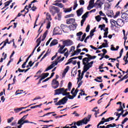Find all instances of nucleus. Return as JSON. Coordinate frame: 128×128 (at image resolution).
<instances>
[{
    "label": "nucleus",
    "instance_id": "obj_1",
    "mask_svg": "<svg viewBox=\"0 0 128 128\" xmlns=\"http://www.w3.org/2000/svg\"><path fill=\"white\" fill-rule=\"evenodd\" d=\"M90 118H92V115H89L88 116V118H85L82 120L78 121L77 122H74L72 124H68V126H72V124H74V126H83V124H88V122H90Z\"/></svg>",
    "mask_w": 128,
    "mask_h": 128
},
{
    "label": "nucleus",
    "instance_id": "obj_2",
    "mask_svg": "<svg viewBox=\"0 0 128 128\" xmlns=\"http://www.w3.org/2000/svg\"><path fill=\"white\" fill-rule=\"evenodd\" d=\"M64 60V56L62 57V58L59 60L55 61V62H53L52 64L50 66H48L46 68V70H45L44 72H48V70H52V68H54V66H58V62H62V60Z\"/></svg>",
    "mask_w": 128,
    "mask_h": 128
},
{
    "label": "nucleus",
    "instance_id": "obj_3",
    "mask_svg": "<svg viewBox=\"0 0 128 128\" xmlns=\"http://www.w3.org/2000/svg\"><path fill=\"white\" fill-rule=\"evenodd\" d=\"M49 10L50 14H52L53 16H54L56 14H58V12H60V10H58V8L54 6H50L49 8Z\"/></svg>",
    "mask_w": 128,
    "mask_h": 128
},
{
    "label": "nucleus",
    "instance_id": "obj_4",
    "mask_svg": "<svg viewBox=\"0 0 128 128\" xmlns=\"http://www.w3.org/2000/svg\"><path fill=\"white\" fill-rule=\"evenodd\" d=\"M68 90V88L64 89V88L56 89L54 90V92H55L54 96L61 94L62 92H66Z\"/></svg>",
    "mask_w": 128,
    "mask_h": 128
},
{
    "label": "nucleus",
    "instance_id": "obj_5",
    "mask_svg": "<svg viewBox=\"0 0 128 128\" xmlns=\"http://www.w3.org/2000/svg\"><path fill=\"white\" fill-rule=\"evenodd\" d=\"M68 100V96H65L62 100H60L58 102L56 103L55 106H61V104H66Z\"/></svg>",
    "mask_w": 128,
    "mask_h": 128
},
{
    "label": "nucleus",
    "instance_id": "obj_6",
    "mask_svg": "<svg viewBox=\"0 0 128 128\" xmlns=\"http://www.w3.org/2000/svg\"><path fill=\"white\" fill-rule=\"evenodd\" d=\"M101 0H96V2L93 5L94 8H100L102 4H104V2H102Z\"/></svg>",
    "mask_w": 128,
    "mask_h": 128
},
{
    "label": "nucleus",
    "instance_id": "obj_7",
    "mask_svg": "<svg viewBox=\"0 0 128 128\" xmlns=\"http://www.w3.org/2000/svg\"><path fill=\"white\" fill-rule=\"evenodd\" d=\"M52 88L56 89L58 88L60 86V83L58 81L56 80V79H53L52 82Z\"/></svg>",
    "mask_w": 128,
    "mask_h": 128
},
{
    "label": "nucleus",
    "instance_id": "obj_8",
    "mask_svg": "<svg viewBox=\"0 0 128 128\" xmlns=\"http://www.w3.org/2000/svg\"><path fill=\"white\" fill-rule=\"evenodd\" d=\"M84 64V68L88 70L89 68H92V64H94V61H92L88 63H86L84 62L83 63Z\"/></svg>",
    "mask_w": 128,
    "mask_h": 128
},
{
    "label": "nucleus",
    "instance_id": "obj_9",
    "mask_svg": "<svg viewBox=\"0 0 128 128\" xmlns=\"http://www.w3.org/2000/svg\"><path fill=\"white\" fill-rule=\"evenodd\" d=\"M86 58H84L82 59V64H84V62H86V64H88L89 62H90L92 60V58H90V54H86Z\"/></svg>",
    "mask_w": 128,
    "mask_h": 128
},
{
    "label": "nucleus",
    "instance_id": "obj_10",
    "mask_svg": "<svg viewBox=\"0 0 128 128\" xmlns=\"http://www.w3.org/2000/svg\"><path fill=\"white\" fill-rule=\"evenodd\" d=\"M94 0H90L88 6L87 7V10H90L91 8H94Z\"/></svg>",
    "mask_w": 128,
    "mask_h": 128
},
{
    "label": "nucleus",
    "instance_id": "obj_11",
    "mask_svg": "<svg viewBox=\"0 0 128 128\" xmlns=\"http://www.w3.org/2000/svg\"><path fill=\"white\" fill-rule=\"evenodd\" d=\"M63 44H64L66 46H72L74 42L72 40H66L63 42Z\"/></svg>",
    "mask_w": 128,
    "mask_h": 128
},
{
    "label": "nucleus",
    "instance_id": "obj_12",
    "mask_svg": "<svg viewBox=\"0 0 128 128\" xmlns=\"http://www.w3.org/2000/svg\"><path fill=\"white\" fill-rule=\"evenodd\" d=\"M54 34H62V30L59 27H56L54 30Z\"/></svg>",
    "mask_w": 128,
    "mask_h": 128
},
{
    "label": "nucleus",
    "instance_id": "obj_13",
    "mask_svg": "<svg viewBox=\"0 0 128 128\" xmlns=\"http://www.w3.org/2000/svg\"><path fill=\"white\" fill-rule=\"evenodd\" d=\"M116 24L118 26H122L124 24V22L122 19L119 18L116 20Z\"/></svg>",
    "mask_w": 128,
    "mask_h": 128
},
{
    "label": "nucleus",
    "instance_id": "obj_14",
    "mask_svg": "<svg viewBox=\"0 0 128 128\" xmlns=\"http://www.w3.org/2000/svg\"><path fill=\"white\" fill-rule=\"evenodd\" d=\"M78 26V24L76 23H74V24H70L68 26V28H70V30H74Z\"/></svg>",
    "mask_w": 128,
    "mask_h": 128
},
{
    "label": "nucleus",
    "instance_id": "obj_15",
    "mask_svg": "<svg viewBox=\"0 0 128 128\" xmlns=\"http://www.w3.org/2000/svg\"><path fill=\"white\" fill-rule=\"evenodd\" d=\"M60 28L64 32H68V27L67 25L62 24L60 26Z\"/></svg>",
    "mask_w": 128,
    "mask_h": 128
},
{
    "label": "nucleus",
    "instance_id": "obj_16",
    "mask_svg": "<svg viewBox=\"0 0 128 128\" xmlns=\"http://www.w3.org/2000/svg\"><path fill=\"white\" fill-rule=\"evenodd\" d=\"M66 24H76V19L72 18L68 19L66 20Z\"/></svg>",
    "mask_w": 128,
    "mask_h": 128
},
{
    "label": "nucleus",
    "instance_id": "obj_17",
    "mask_svg": "<svg viewBox=\"0 0 128 128\" xmlns=\"http://www.w3.org/2000/svg\"><path fill=\"white\" fill-rule=\"evenodd\" d=\"M76 12L78 16H82V14L84 12V8H80Z\"/></svg>",
    "mask_w": 128,
    "mask_h": 128
},
{
    "label": "nucleus",
    "instance_id": "obj_18",
    "mask_svg": "<svg viewBox=\"0 0 128 128\" xmlns=\"http://www.w3.org/2000/svg\"><path fill=\"white\" fill-rule=\"evenodd\" d=\"M110 22L112 24V28H114V26L116 27V21L114 20V19H111L110 20Z\"/></svg>",
    "mask_w": 128,
    "mask_h": 128
},
{
    "label": "nucleus",
    "instance_id": "obj_19",
    "mask_svg": "<svg viewBox=\"0 0 128 128\" xmlns=\"http://www.w3.org/2000/svg\"><path fill=\"white\" fill-rule=\"evenodd\" d=\"M58 44V40L56 39H54L50 42V46H56V44Z\"/></svg>",
    "mask_w": 128,
    "mask_h": 128
},
{
    "label": "nucleus",
    "instance_id": "obj_20",
    "mask_svg": "<svg viewBox=\"0 0 128 128\" xmlns=\"http://www.w3.org/2000/svg\"><path fill=\"white\" fill-rule=\"evenodd\" d=\"M49 73H43L42 74L41 78H42V80H44L46 78H48L49 76Z\"/></svg>",
    "mask_w": 128,
    "mask_h": 128
},
{
    "label": "nucleus",
    "instance_id": "obj_21",
    "mask_svg": "<svg viewBox=\"0 0 128 128\" xmlns=\"http://www.w3.org/2000/svg\"><path fill=\"white\" fill-rule=\"evenodd\" d=\"M53 6H58L59 8H64V4L62 3H55L52 4Z\"/></svg>",
    "mask_w": 128,
    "mask_h": 128
},
{
    "label": "nucleus",
    "instance_id": "obj_22",
    "mask_svg": "<svg viewBox=\"0 0 128 128\" xmlns=\"http://www.w3.org/2000/svg\"><path fill=\"white\" fill-rule=\"evenodd\" d=\"M88 72V70L84 68V70L82 72L81 78L80 79V80H82V78H84V72Z\"/></svg>",
    "mask_w": 128,
    "mask_h": 128
},
{
    "label": "nucleus",
    "instance_id": "obj_23",
    "mask_svg": "<svg viewBox=\"0 0 128 128\" xmlns=\"http://www.w3.org/2000/svg\"><path fill=\"white\" fill-rule=\"evenodd\" d=\"M59 46H60V48L58 50V52L59 54H60V52L62 51V50L64 48V47L66 46V45L64 44L62 46H60V44H59Z\"/></svg>",
    "mask_w": 128,
    "mask_h": 128
},
{
    "label": "nucleus",
    "instance_id": "obj_24",
    "mask_svg": "<svg viewBox=\"0 0 128 128\" xmlns=\"http://www.w3.org/2000/svg\"><path fill=\"white\" fill-rule=\"evenodd\" d=\"M48 30H46L44 32V34H43V36H42V42H44V40H46V36L48 35Z\"/></svg>",
    "mask_w": 128,
    "mask_h": 128
},
{
    "label": "nucleus",
    "instance_id": "obj_25",
    "mask_svg": "<svg viewBox=\"0 0 128 128\" xmlns=\"http://www.w3.org/2000/svg\"><path fill=\"white\" fill-rule=\"evenodd\" d=\"M22 125L24 124H36V123H34L32 122H29L28 120H24L22 123Z\"/></svg>",
    "mask_w": 128,
    "mask_h": 128
},
{
    "label": "nucleus",
    "instance_id": "obj_26",
    "mask_svg": "<svg viewBox=\"0 0 128 128\" xmlns=\"http://www.w3.org/2000/svg\"><path fill=\"white\" fill-rule=\"evenodd\" d=\"M26 116H24L20 120H18V124H22V122L24 120H26Z\"/></svg>",
    "mask_w": 128,
    "mask_h": 128
},
{
    "label": "nucleus",
    "instance_id": "obj_27",
    "mask_svg": "<svg viewBox=\"0 0 128 128\" xmlns=\"http://www.w3.org/2000/svg\"><path fill=\"white\" fill-rule=\"evenodd\" d=\"M114 126H116V124H110L106 126V128H114Z\"/></svg>",
    "mask_w": 128,
    "mask_h": 128
},
{
    "label": "nucleus",
    "instance_id": "obj_28",
    "mask_svg": "<svg viewBox=\"0 0 128 128\" xmlns=\"http://www.w3.org/2000/svg\"><path fill=\"white\" fill-rule=\"evenodd\" d=\"M74 6L73 10H76V8H78V1H76V0H75L74 1Z\"/></svg>",
    "mask_w": 128,
    "mask_h": 128
},
{
    "label": "nucleus",
    "instance_id": "obj_29",
    "mask_svg": "<svg viewBox=\"0 0 128 128\" xmlns=\"http://www.w3.org/2000/svg\"><path fill=\"white\" fill-rule=\"evenodd\" d=\"M36 42H38V44L36 46V48H38L40 46V42H42V41L40 40V37L37 39Z\"/></svg>",
    "mask_w": 128,
    "mask_h": 128
},
{
    "label": "nucleus",
    "instance_id": "obj_30",
    "mask_svg": "<svg viewBox=\"0 0 128 128\" xmlns=\"http://www.w3.org/2000/svg\"><path fill=\"white\" fill-rule=\"evenodd\" d=\"M95 18L96 22H100V20H102V17L100 15L96 16L95 17Z\"/></svg>",
    "mask_w": 128,
    "mask_h": 128
},
{
    "label": "nucleus",
    "instance_id": "obj_31",
    "mask_svg": "<svg viewBox=\"0 0 128 128\" xmlns=\"http://www.w3.org/2000/svg\"><path fill=\"white\" fill-rule=\"evenodd\" d=\"M96 32V28L94 29L90 30V36L91 38H92V36H94V32Z\"/></svg>",
    "mask_w": 128,
    "mask_h": 128
},
{
    "label": "nucleus",
    "instance_id": "obj_32",
    "mask_svg": "<svg viewBox=\"0 0 128 128\" xmlns=\"http://www.w3.org/2000/svg\"><path fill=\"white\" fill-rule=\"evenodd\" d=\"M128 14L123 13L121 16V18L124 19L126 18H128Z\"/></svg>",
    "mask_w": 128,
    "mask_h": 128
},
{
    "label": "nucleus",
    "instance_id": "obj_33",
    "mask_svg": "<svg viewBox=\"0 0 128 128\" xmlns=\"http://www.w3.org/2000/svg\"><path fill=\"white\" fill-rule=\"evenodd\" d=\"M114 120V118L113 117H110L108 118L105 120L106 122H110V120Z\"/></svg>",
    "mask_w": 128,
    "mask_h": 128
},
{
    "label": "nucleus",
    "instance_id": "obj_34",
    "mask_svg": "<svg viewBox=\"0 0 128 128\" xmlns=\"http://www.w3.org/2000/svg\"><path fill=\"white\" fill-rule=\"evenodd\" d=\"M72 7H70V8L67 9V10H64V12L66 13V12H72Z\"/></svg>",
    "mask_w": 128,
    "mask_h": 128
},
{
    "label": "nucleus",
    "instance_id": "obj_35",
    "mask_svg": "<svg viewBox=\"0 0 128 128\" xmlns=\"http://www.w3.org/2000/svg\"><path fill=\"white\" fill-rule=\"evenodd\" d=\"M86 34L84 33V35L82 36V38L80 39L79 40L80 42H82L83 40H84V38H86Z\"/></svg>",
    "mask_w": 128,
    "mask_h": 128
},
{
    "label": "nucleus",
    "instance_id": "obj_36",
    "mask_svg": "<svg viewBox=\"0 0 128 128\" xmlns=\"http://www.w3.org/2000/svg\"><path fill=\"white\" fill-rule=\"evenodd\" d=\"M20 110H22V108H16L14 109V111L15 112L16 114H18V112H20Z\"/></svg>",
    "mask_w": 128,
    "mask_h": 128
},
{
    "label": "nucleus",
    "instance_id": "obj_37",
    "mask_svg": "<svg viewBox=\"0 0 128 128\" xmlns=\"http://www.w3.org/2000/svg\"><path fill=\"white\" fill-rule=\"evenodd\" d=\"M104 28H106V24H100L98 26V28H100V30H104Z\"/></svg>",
    "mask_w": 128,
    "mask_h": 128
},
{
    "label": "nucleus",
    "instance_id": "obj_38",
    "mask_svg": "<svg viewBox=\"0 0 128 128\" xmlns=\"http://www.w3.org/2000/svg\"><path fill=\"white\" fill-rule=\"evenodd\" d=\"M82 32H80L76 34L77 36H79L78 40H80V36H82Z\"/></svg>",
    "mask_w": 128,
    "mask_h": 128
},
{
    "label": "nucleus",
    "instance_id": "obj_39",
    "mask_svg": "<svg viewBox=\"0 0 128 128\" xmlns=\"http://www.w3.org/2000/svg\"><path fill=\"white\" fill-rule=\"evenodd\" d=\"M72 86V82H69L68 84V89L69 92L70 91Z\"/></svg>",
    "mask_w": 128,
    "mask_h": 128
},
{
    "label": "nucleus",
    "instance_id": "obj_40",
    "mask_svg": "<svg viewBox=\"0 0 128 128\" xmlns=\"http://www.w3.org/2000/svg\"><path fill=\"white\" fill-rule=\"evenodd\" d=\"M42 106V104H40L39 105H36L35 106H32L30 107V108H40Z\"/></svg>",
    "mask_w": 128,
    "mask_h": 128
},
{
    "label": "nucleus",
    "instance_id": "obj_41",
    "mask_svg": "<svg viewBox=\"0 0 128 128\" xmlns=\"http://www.w3.org/2000/svg\"><path fill=\"white\" fill-rule=\"evenodd\" d=\"M120 11L116 12V14L114 16V18H118V16H120Z\"/></svg>",
    "mask_w": 128,
    "mask_h": 128
},
{
    "label": "nucleus",
    "instance_id": "obj_42",
    "mask_svg": "<svg viewBox=\"0 0 128 128\" xmlns=\"http://www.w3.org/2000/svg\"><path fill=\"white\" fill-rule=\"evenodd\" d=\"M90 24H88L86 28V32H90Z\"/></svg>",
    "mask_w": 128,
    "mask_h": 128
},
{
    "label": "nucleus",
    "instance_id": "obj_43",
    "mask_svg": "<svg viewBox=\"0 0 128 128\" xmlns=\"http://www.w3.org/2000/svg\"><path fill=\"white\" fill-rule=\"evenodd\" d=\"M54 114V112H50L46 113V114H44L42 116H41L42 118H44V116H48L49 114Z\"/></svg>",
    "mask_w": 128,
    "mask_h": 128
},
{
    "label": "nucleus",
    "instance_id": "obj_44",
    "mask_svg": "<svg viewBox=\"0 0 128 128\" xmlns=\"http://www.w3.org/2000/svg\"><path fill=\"white\" fill-rule=\"evenodd\" d=\"M72 16H74V14H72L65 16V18H72Z\"/></svg>",
    "mask_w": 128,
    "mask_h": 128
},
{
    "label": "nucleus",
    "instance_id": "obj_45",
    "mask_svg": "<svg viewBox=\"0 0 128 128\" xmlns=\"http://www.w3.org/2000/svg\"><path fill=\"white\" fill-rule=\"evenodd\" d=\"M13 120H14V117H12L11 118H8V123L10 124V122H12Z\"/></svg>",
    "mask_w": 128,
    "mask_h": 128
},
{
    "label": "nucleus",
    "instance_id": "obj_46",
    "mask_svg": "<svg viewBox=\"0 0 128 128\" xmlns=\"http://www.w3.org/2000/svg\"><path fill=\"white\" fill-rule=\"evenodd\" d=\"M128 118H125L123 120V121L122 122V124H125L126 122H128Z\"/></svg>",
    "mask_w": 128,
    "mask_h": 128
},
{
    "label": "nucleus",
    "instance_id": "obj_47",
    "mask_svg": "<svg viewBox=\"0 0 128 128\" xmlns=\"http://www.w3.org/2000/svg\"><path fill=\"white\" fill-rule=\"evenodd\" d=\"M79 2L80 6H84V0H80Z\"/></svg>",
    "mask_w": 128,
    "mask_h": 128
},
{
    "label": "nucleus",
    "instance_id": "obj_48",
    "mask_svg": "<svg viewBox=\"0 0 128 128\" xmlns=\"http://www.w3.org/2000/svg\"><path fill=\"white\" fill-rule=\"evenodd\" d=\"M58 20H62V14H58Z\"/></svg>",
    "mask_w": 128,
    "mask_h": 128
},
{
    "label": "nucleus",
    "instance_id": "obj_49",
    "mask_svg": "<svg viewBox=\"0 0 128 128\" xmlns=\"http://www.w3.org/2000/svg\"><path fill=\"white\" fill-rule=\"evenodd\" d=\"M66 50H68V48H64L61 52H60V54H62L66 52Z\"/></svg>",
    "mask_w": 128,
    "mask_h": 128
},
{
    "label": "nucleus",
    "instance_id": "obj_50",
    "mask_svg": "<svg viewBox=\"0 0 128 128\" xmlns=\"http://www.w3.org/2000/svg\"><path fill=\"white\" fill-rule=\"evenodd\" d=\"M46 16H48V20H52V18H50V14L48 13H47Z\"/></svg>",
    "mask_w": 128,
    "mask_h": 128
},
{
    "label": "nucleus",
    "instance_id": "obj_51",
    "mask_svg": "<svg viewBox=\"0 0 128 128\" xmlns=\"http://www.w3.org/2000/svg\"><path fill=\"white\" fill-rule=\"evenodd\" d=\"M99 14L102 16H106V14H104V12H102V11H100L99 12Z\"/></svg>",
    "mask_w": 128,
    "mask_h": 128
},
{
    "label": "nucleus",
    "instance_id": "obj_52",
    "mask_svg": "<svg viewBox=\"0 0 128 128\" xmlns=\"http://www.w3.org/2000/svg\"><path fill=\"white\" fill-rule=\"evenodd\" d=\"M52 40V38H50L46 42V46H48V44H50V40Z\"/></svg>",
    "mask_w": 128,
    "mask_h": 128
},
{
    "label": "nucleus",
    "instance_id": "obj_53",
    "mask_svg": "<svg viewBox=\"0 0 128 128\" xmlns=\"http://www.w3.org/2000/svg\"><path fill=\"white\" fill-rule=\"evenodd\" d=\"M26 62H25L22 66V68H26Z\"/></svg>",
    "mask_w": 128,
    "mask_h": 128
},
{
    "label": "nucleus",
    "instance_id": "obj_54",
    "mask_svg": "<svg viewBox=\"0 0 128 128\" xmlns=\"http://www.w3.org/2000/svg\"><path fill=\"white\" fill-rule=\"evenodd\" d=\"M50 28V22H48L47 24L46 28L48 30V28Z\"/></svg>",
    "mask_w": 128,
    "mask_h": 128
},
{
    "label": "nucleus",
    "instance_id": "obj_55",
    "mask_svg": "<svg viewBox=\"0 0 128 128\" xmlns=\"http://www.w3.org/2000/svg\"><path fill=\"white\" fill-rule=\"evenodd\" d=\"M108 32H105L104 33V36H103V38H108Z\"/></svg>",
    "mask_w": 128,
    "mask_h": 128
},
{
    "label": "nucleus",
    "instance_id": "obj_56",
    "mask_svg": "<svg viewBox=\"0 0 128 128\" xmlns=\"http://www.w3.org/2000/svg\"><path fill=\"white\" fill-rule=\"evenodd\" d=\"M57 56H58V52H56V54L52 57V60H54V58H56Z\"/></svg>",
    "mask_w": 128,
    "mask_h": 128
},
{
    "label": "nucleus",
    "instance_id": "obj_57",
    "mask_svg": "<svg viewBox=\"0 0 128 128\" xmlns=\"http://www.w3.org/2000/svg\"><path fill=\"white\" fill-rule=\"evenodd\" d=\"M120 48V46H116V48L112 49V48H110L111 50H118Z\"/></svg>",
    "mask_w": 128,
    "mask_h": 128
},
{
    "label": "nucleus",
    "instance_id": "obj_58",
    "mask_svg": "<svg viewBox=\"0 0 128 128\" xmlns=\"http://www.w3.org/2000/svg\"><path fill=\"white\" fill-rule=\"evenodd\" d=\"M28 65H29V66L32 68V66H34V64H32V61H30L29 62H28Z\"/></svg>",
    "mask_w": 128,
    "mask_h": 128
},
{
    "label": "nucleus",
    "instance_id": "obj_59",
    "mask_svg": "<svg viewBox=\"0 0 128 128\" xmlns=\"http://www.w3.org/2000/svg\"><path fill=\"white\" fill-rule=\"evenodd\" d=\"M72 114H75V116H80V114L76 113V111L72 113Z\"/></svg>",
    "mask_w": 128,
    "mask_h": 128
},
{
    "label": "nucleus",
    "instance_id": "obj_60",
    "mask_svg": "<svg viewBox=\"0 0 128 128\" xmlns=\"http://www.w3.org/2000/svg\"><path fill=\"white\" fill-rule=\"evenodd\" d=\"M68 70H70V66H67L66 68L64 69L65 72H68Z\"/></svg>",
    "mask_w": 128,
    "mask_h": 128
},
{
    "label": "nucleus",
    "instance_id": "obj_61",
    "mask_svg": "<svg viewBox=\"0 0 128 128\" xmlns=\"http://www.w3.org/2000/svg\"><path fill=\"white\" fill-rule=\"evenodd\" d=\"M32 10V12H36V6H33L32 7V8H31Z\"/></svg>",
    "mask_w": 128,
    "mask_h": 128
},
{
    "label": "nucleus",
    "instance_id": "obj_62",
    "mask_svg": "<svg viewBox=\"0 0 128 128\" xmlns=\"http://www.w3.org/2000/svg\"><path fill=\"white\" fill-rule=\"evenodd\" d=\"M102 18V20H105L106 24H108V18H106V17H103V18Z\"/></svg>",
    "mask_w": 128,
    "mask_h": 128
},
{
    "label": "nucleus",
    "instance_id": "obj_63",
    "mask_svg": "<svg viewBox=\"0 0 128 128\" xmlns=\"http://www.w3.org/2000/svg\"><path fill=\"white\" fill-rule=\"evenodd\" d=\"M128 78V74H126L121 80H126V78Z\"/></svg>",
    "mask_w": 128,
    "mask_h": 128
},
{
    "label": "nucleus",
    "instance_id": "obj_64",
    "mask_svg": "<svg viewBox=\"0 0 128 128\" xmlns=\"http://www.w3.org/2000/svg\"><path fill=\"white\" fill-rule=\"evenodd\" d=\"M85 20H83V19L82 20H81V22H81V26H84V23Z\"/></svg>",
    "mask_w": 128,
    "mask_h": 128
}]
</instances>
